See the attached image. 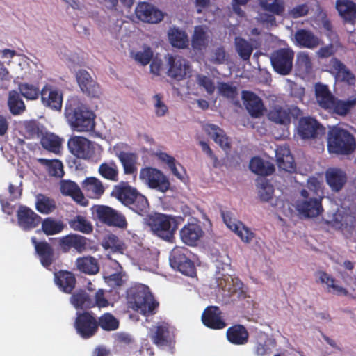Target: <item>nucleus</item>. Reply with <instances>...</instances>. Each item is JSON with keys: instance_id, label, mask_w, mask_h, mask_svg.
Listing matches in <instances>:
<instances>
[{"instance_id": "1", "label": "nucleus", "mask_w": 356, "mask_h": 356, "mask_svg": "<svg viewBox=\"0 0 356 356\" xmlns=\"http://www.w3.org/2000/svg\"><path fill=\"white\" fill-rule=\"evenodd\" d=\"M127 296L134 309L147 316L156 314L159 302L154 300L147 286L135 284L130 287Z\"/></svg>"}, {"instance_id": "2", "label": "nucleus", "mask_w": 356, "mask_h": 356, "mask_svg": "<svg viewBox=\"0 0 356 356\" xmlns=\"http://www.w3.org/2000/svg\"><path fill=\"white\" fill-rule=\"evenodd\" d=\"M65 115L72 129L79 132L93 131L95 127V114L86 106L67 104Z\"/></svg>"}, {"instance_id": "3", "label": "nucleus", "mask_w": 356, "mask_h": 356, "mask_svg": "<svg viewBox=\"0 0 356 356\" xmlns=\"http://www.w3.org/2000/svg\"><path fill=\"white\" fill-rule=\"evenodd\" d=\"M183 221L181 216L155 213L149 216L147 224L154 234L165 241L172 242L178 225Z\"/></svg>"}, {"instance_id": "4", "label": "nucleus", "mask_w": 356, "mask_h": 356, "mask_svg": "<svg viewBox=\"0 0 356 356\" xmlns=\"http://www.w3.org/2000/svg\"><path fill=\"white\" fill-rule=\"evenodd\" d=\"M355 149V140L348 131L339 127H333L328 131L327 149L337 155H349Z\"/></svg>"}, {"instance_id": "5", "label": "nucleus", "mask_w": 356, "mask_h": 356, "mask_svg": "<svg viewBox=\"0 0 356 356\" xmlns=\"http://www.w3.org/2000/svg\"><path fill=\"white\" fill-rule=\"evenodd\" d=\"M169 260L171 267L183 275L191 277L196 275L193 253L187 248L179 246L174 248L170 252Z\"/></svg>"}, {"instance_id": "6", "label": "nucleus", "mask_w": 356, "mask_h": 356, "mask_svg": "<svg viewBox=\"0 0 356 356\" xmlns=\"http://www.w3.org/2000/svg\"><path fill=\"white\" fill-rule=\"evenodd\" d=\"M139 178L149 188L161 193L167 192L170 188L168 177L161 170L153 167L141 168Z\"/></svg>"}, {"instance_id": "7", "label": "nucleus", "mask_w": 356, "mask_h": 356, "mask_svg": "<svg viewBox=\"0 0 356 356\" xmlns=\"http://www.w3.org/2000/svg\"><path fill=\"white\" fill-rule=\"evenodd\" d=\"M326 223L340 229L346 238L356 243V216L354 214L338 211L334 213L332 220H327Z\"/></svg>"}, {"instance_id": "8", "label": "nucleus", "mask_w": 356, "mask_h": 356, "mask_svg": "<svg viewBox=\"0 0 356 356\" xmlns=\"http://www.w3.org/2000/svg\"><path fill=\"white\" fill-rule=\"evenodd\" d=\"M74 326L81 338L90 339L97 333V317L92 312H77Z\"/></svg>"}, {"instance_id": "9", "label": "nucleus", "mask_w": 356, "mask_h": 356, "mask_svg": "<svg viewBox=\"0 0 356 356\" xmlns=\"http://www.w3.org/2000/svg\"><path fill=\"white\" fill-rule=\"evenodd\" d=\"M294 51L289 48H280L272 52L270 63L275 72L281 75L289 74L293 69Z\"/></svg>"}, {"instance_id": "10", "label": "nucleus", "mask_w": 356, "mask_h": 356, "mask_svg": "<svg viewBox=\"0 0 356 356\" xmlns=\"http://www.w3.org/2000/svg\"><path fill=\"white\" fill-rule=\"evenodd\" d=\"M303 200L297 202V210L300 213L307 218H314L323 211L322 197H314L309 191L302 189L300 191Z\"/></svg>"}, {"instance_id": "11", "label": "nucleus", "mask_w": 356, "mask_h": 356, "mask_svg": "<svg viewBox=\"0 0 356 356\" xmlns=\"http://www.w3.org/2000/svg\"><path fill=\"white\" fill-rule=\"evenodd\" d=\"M70 152L76 157L82 159H90L95 155L93 143L85 137L74 136L67 142Z\"/></svg>"}, {"instance_id": "12", "label": "nucleus", "mask_w": 356, "mask_h": 356, "mask_svg": "<svg viewBox=\"0 0 356 356\" xmlns=\"http://www.w3.org/2000/svg\"><path fill=\"white\" fill-rule=\"evenodd\" d=\"M58 247L63 253H68L74 249L77 253L81 254L88 249V239L78 234H69L58 238Z\"/></svg>"}, {"instance_id": "13", "label": "nucleus", "mask_w": 356, "mask_h": 356, "mask_svg": "<svg viewBox=\"0 0 356 356\" xmlns=\"http://www.w3.org/2000/svg\"><path fill=\"white\" fill-rule=\"evenodd\" d=\"M95 213L99 221L108 226L124 228L127 225L124 216L110 207L98 205Z\"/></svg>"}, {"instance_id": "14", "label": "nucleus", "mask_w": 356, "mask_h": 356, "mask_svg": "<svg viewBox=\"0 0 356 356\" xmlns=\"http://www.w3.org/2000/svg\"><path fill=\"white\" fill-rule=\"evenodd\" d=\"M17 224L25 232L36 228L41 222L42 218L29 207L20 205L17 211Z\"/></svg>"}, {"instance_id": "15", "label": "nucleus", "mask_w": 356, "mask_h": 356, "mask_svg": "<svg viewBox=\"0 0 356 356\" xmlns=\"http://www.w3.org/2000/svg\"><path fill=\"white\" fill-rule=\"evenodd\" d=\"M221 216L227 227L236 233L245 243H250L254 234L241 221H236L230 211L220 210Z\"/></svg>"}, {"instance_id": "16", "label": "nucleus", "mask_w": 356, "mask_h": 356, "mask_svg": "<svg viewBox=\"0 0 356 356\" xmlns=\"http://www.w3.org/2000/svg\"><path fill=\"white\" fill-rule=\"evenodd\" d=\"M31 241L34 245L35 254L41 265L46 269L51 270V266L56 260L54 248L45 241H38L35 236L32 237Z\"/></svg>"}, {"instance_id": "17", "label": "nucleus", "mask_w": 356, "mask_h": 356, "mask_svg": "<svg viewBox=\"0 0 356 356\" xmlns=\"http://www.w3.org/2000/svg\"><path fill=\"white\" fill-rule=\"evenodd\" d=\"M168 65L167 74L175 80H183L189 73L190 66L188 63L181 56L168 55Z\"/></svg>"}, {"instance_id": "18", "label": "nucleus", "mask_w": 356, "mask_h": 356, "mask_svg": "<svg viewBox=\"0 0 356 356\" xmlns=\"http://www.w3.org/2000/svg\"><path fill=\"white\" fill-rule=\"evenodd\" d=\"M76 79L81 90L91 97H98L101 93L99 85L92 79L89 72L84 70H79L76 72Z\"/></svg>"}, {"instance_id": "19", "label": "nucleus", "mask_w": 356, "mask_h": 356, "mask_svg": "<svg viewBox=\"0 0 356 356\" xmlns=\"http://www.w3.org/2000/svg\"><path fill=\"white\" fill-rule=\"evenodd\" d=\"M323 127L314 118L303 117L299 120L298 131L303 139L316 138L324 132Z\"/></svg>"}, {"instance_id": "20", "label": "nucleus", "mask_w": 356, "mask_h": 356, "mask_svg": "<svg viewBox=\"0 0 356 356\" xmlns=\"http://www.w3.org/2000/svg\"><path fill=\"white\" fill-rule=\"evenodd\" d=\"M41 100L45 106L55 111H60L63 104V94L56 87L46 84L40 92Z\"/></svg>"}, {"instance_id": "21", "label": "nucleus", "mask_w": 356, "mask_h": 356, "mask_svg": "<svg viewBox=\"0 0 356 356\" xmlns=\"http://www.w3.org/2000/svg\"><path fill=\"white\" fill-rule=\"evenodd\" d=\"M115 156L122 165L125 175H134L137 173V154L131 152H125L120 149V145L117 144L113 147Z\"/></svg>"}, {"instance_id": "22", "label": "nucleus", "mask_w": 356, "mask_h": 356, "mask_svg": "<svg viewBox=\"0 0 356 356\" xmlns=\"http://www.w3.org/2000/svg\"><path fill=\"white\" fill-rule=\"evenodd\" d=\"M222 311L217 306H209L202 314L203 324L213 330H222L227 326V323L222 316Z\"/></svg>"}, {"instance_id": "23", "label": "nucleus", "mask_w": 356, "mask_h": 356, "mask_svg": "<svg viewBox=\"0 0 356 356\" xmlns=\"http://www.w3.org/2000/svg\"><path fill=\"white\" fill-rule=\"evenodd\" d=\"M135 14L140 20L150 24L159 23L163 18L161 11L147 2L139 3L135 9Z\"/></svg>"}, {"instance_id": "24", "label": "nucleus", "mask_w": 356, "mask_h": 356, "mask_svg": "<svg viewBox=\"0 0 356 356\" xmlns=\"http://www.w3.org/2000/svg\"><path fill=\"white\" fill-rule=\"evenodd\" d=\"M330 64L335 73L334 77L337 81L344 83L348 86H355L356 83L355 75L342 61L334 57L330 60Z\"/></svg>"}, {"instance_id": "25", "label": "nucleus", "mask_w": 356, "mask_h": 356, "mask_svg": "<svg viewBox=\"0 0 356 356\" xmlns=\"http://www.w3.org/2000/svg\"><path fill=\"white\" fill-rule=\"evenodd\" d=\"M242 98L245 108L253 118H259L263 115L265 110L261 99L250 91L243 90Z\"/></svg>"}, {"instance_id": "26", "label": "nucleus", "mask_w": 356, "mask_h": 356, "mask_svg": "<svg viewBox=\"0 0 356 356\" xmlns=\"http://www.w3.org/2000/svg\"><path fill=\"white\" fill-rule=\"evenodd\" d=\"M179 234L184 243L194 246L203 236L204 231L199 224L188 222L181 229Z\"/></svg>"}, {"instance_id": "27", "label": "nucleus", "mask_w": 356, "mask_h": 356, "mask_svg": "<svg viewBox=\"0 0 356 356\" xmlns=\"http://www.w3.org/2000/svg\"><path fill=\"white\" fill-rule=\"evenodd\" d=\"M294 38L298 47L309 49H316L323 43L312 31L305 29H298L295 33Z\"/></svg>"}, {"instance_id": "28", "label": "nucleus", "mask_w": 356, "mask_h": 356, "mask_svg": "<svg viewBox=\"0 0 356 356\" xmlns=\"http://www.w3.org/2000/svg\"><path fill=\"white\" fill-rule=\"evenodd\" d=\"M54 282L63 293L70 294L74 291L76 279L73 273L60 270L54 273Z\"/></svg>"}, {"instance_id": "29", "label": "nucleus", "mask_w": 356, "mask_h": 356, "mask_svg": "<svg viewBox=\"0 0 356 356\" xmlns=\"http://www.w3.org/2000/svg\"><path fill=\"white\" fill-rule=\"evenodd\" d=\"M275 157L280 169L289 172L296 170V165L288 147L279 146L275 151Z\"/></svg>"}, {"instance_id": "30", "label": "nucleus", "mask_w": 356, "mask_h": 356, "mask_svg": "<svg viewBox=\"0 0 356 356\" xmlns=\"http://www.w3.org/2000/svg\"><path fill=\"white\" fill-rule=\"evenodd\" d=\"M139 192L127 183L121 182L119 185L114 186L111 195L115 197L124 205L129 206L133 203V200Z\"/></svg>"}, {"instance_id": "31", "label": "nucleus", "mask_w": 356, "mask_h": 356, "mask_svg": "<svg viewBox=\"0 0 356 356\" xmlns=\"http://www.w3.org/2000/svg\"><path fill=\"white\" fill-rule=\"evenodd\" d=\"M60 189L62 194L71 197L79 204L81 206L88 204V201L85 198L79 186L74 181L62 180Z\"/></svg>"}, {"instance_id": "32", "label": "nucleus", "mask_w": 356, "mask_h": 356, "mask_svg": "<svg viewBox=\"0 0 356 356\" xmlns=\"http://www.w3.org/2000/svg\"><path fill=\"white\" fill-rule=\"evenodd\" d=\"M327 184L332 191L338 192L342 189L347 181L346 173L339 168H328L325 172Z\"/></svg>"}, {"instance_id": "33", "label": "nucleus", "mask_w": 356, "mask_h": 356, "mask_svg": "<svg viewBox=\"0 0 356 356\" xmlns=\"http://www.w3.org/2000/svg\"><path fill=\"white\" fill-rule=\"evenodd\" d=\"M315 95L319 106L325 110H331L335 97L327 85L317 83L315 85Z\"/></svg>"}, {"instance_id": "34", "label": "nucleus", "mask_w": 356, "mask_h": 356, "mask_svg": "<svg viewBox=\"0 0 356 356\" xmlns=\"http://www.w3.org/2000/svg\"><path fill=\"white\" fill-rule=\"evenodd\" d=\"M82 188L86 195L92 199L100 198L105 191L102 182L94 177L86 178L82 184Z\"/></svg>"}, {"instance_id": "35", "label": "nucleus", "mask_w": 356, "mask_h": 356, "mask_svg": "<svg viewBox=\"0 0 356 356\" xmlns=\"http://www.w3.org/2000/svg\"><path fill=\"white\" fill-rule=\"evenodd\" d=\"M208 43V28L203 25L195 26L191 37V46L193 49L196 51H201L206 49Z\"/></svg>"}, {"instance_id": "36", "label": "nucleus", "mask_w": 356, "mask_h": 356, "mask_svg": "<svg viewBox=\"0 0 356 356\" xmlns=\"http://www.w3.org/2000/svg\"><path fill=\"white\" fill-rule=\"evenodd\" d=\"M217 92L219 96L230 101L235 105L239 104L238 89L233 82L218 81L217 83Z\"/></svg>"}, {"instance_id": "37", "label": "nucleus", "mask_w": 356, "mask_h": 356, "mask_svg": "<svg viewBox=\"0 0 356 356\" xmlns=\"http://www.w3.org/2000/svg\"><path fill=\"white\" fill-rule=\"evenodd\" d=\"M249 334L246 328L242 325H234L227 330L228 341L235 345H243L248 341Z\"/></svg>"}, {"instance_id": "38", "label": "nucleus", "mask_w": 356, "mask_h": 356, "mask_svg": "<svg viewBox=\"0 0 356 356\" xmlns=\"http://www.w3.org/2000/svg\"><path fill=\"white\" fill-rule=\"evenodd\" d=\"M150 339L157 346H168L171 342L169 326L167 323H162L155 327L150 334Z\"/></svg>"}, {"instance_id": "39", "label": "nucleus", "mask_w": 356, "mask_h": 356, "mask_svg": "<svg viewBox=\"0 0 356 356\" xmlns=\"http://www.w3.org/2000/svg\"><path fill=\"white\" fill-rule=\"evenodd\" d=\"M336 8L340 16L346 22L356 19V4L351 0H337Z\"/></svg>"}, {"instance_id": "40", "label": "nucleus", "mask_w": 356, "mask_h": 356, "mask_svg": "<svg viewBox=\"0 0 356 356\" xmlns=\"http://www.w3.org/2000/svg\"><path fill=\"white\" fill-rule=\"evenodd\" d=\"M250 169L254 173L261 176H268L275 172L274 165L268 161H264L259 157H253L250 162Z\"/></svg>"}, {"instance_id": "41", "label": "nucleus", "mask_w": 356, "mask_h": 356, "mask_svg": "<svg viewBox=\"0 0 356 356\" xmlns=\"http://www.w3.org/2000/svg\"><path fill=\"white\" fill-rule=\"evenodd\" d=\"M76 266L79 270L88 275H95L99 270L97 260L91 256L77 258Z\"/></svg>"}, {"instance_id": "42", "label": "nucleus", "mask_w": 356, "mask_h": 356, "mask_svg": "<svg viewBox=\"0 0 356 356\" xmlns=\"http://www.w3.org/2000/svg\"><path fill=\"white\" fill-rule=\"evenodd\" d=\"M70 301L76 309H91L94 307V305L92 304V295L85 290L80 289L72 293Z\"/></svg>"}, {"instance_id": "43", "label": "nucleus", "mask_w": 356, "mask_h": 356, "mask_svg": "<svg viewBox=\"0 0 356 356\" xmlns=\"http://www.w3.org/2000/svg\"><path fill=\"white\" fill-rule=\"evenodd\" d=\"M63 140L53 133H46L40 138L42 147L54 154H59L62 147Z\"/></svg>"}, {"instance_id": "44", "label": "nucleus", "mask_w": 356, "mask_h": 356, "mask_svg": "<svg viewBox=\"0 0 356 356\" xmlns=\"http://www.w3.org/2000/svg\"><path fill=\"white\" fill-rule=\"evenodd\" d=\"M268 118L280 124H289L291 122V111L289 108L275 105L269 111Z\"/></svg>"}, {"instance_id": "45", "label": "nucleus", "mask_w": 356, "mask_h": 356, "mask_svg": "<svg viewBox=\"0 0 356 356\" xmlns=\"http://www.w3.org/2000/svg\"><path fill=\"white\" fill-rule=\"evenodd\" d=\"M318 274L319 275V282L327 285L328 292L338 296H348L349 295L348 291L343 286L336 284V280L326 272L319 271Z\"/></svg>"}, {"instance_id": "46", "label": "nucleus", "mask_w": 356, "mask_h": 356, "mask_svg": "<svg viewBox=\"0 0 356 356\" xmlns=\"http://www.w3.org/2000/svg\"><path fill=\"white\" fill-rule=\"evenodd\" d=\"M8 106L11 114L18 115L26 110V105L20 93L12 90L8 93Z\"/></svg>"}, {"instance_id": "47", "label": "nucleus", "mask_w": 356, "mask_h": 356, "mask_svg": "<svg viewBox=\"0 0 356 356\" xmlns=\"http://www.w3.org/2000/svg\"><path fill=\"white\" fill-rule=\"evenodd\" d=\"M68 225L71 229L74 231L81 232L85 234H91L93 231V226L85 216L76 215L68 220Z\"/></svg>"}, {"instance_id": "48", "label": "nucleus", "mask_w": 356, "mask_h": 356, "mask_svg": "<svg viewBox=\"0 0 356 356\" xmlns=\"http://www.w3.org/2000/svg\"><path fill=\"white\" fill-rule=\"evenodd\" d=\"M205 130L208 135L222 149H227L230 148L228 137L226 136L224 131L217 125L208 124Z\"/></svg>"}, {"instance_id": "49", "label": "nucleus", "mask_w": 356, "mask_h": 356, "mask_svg": "<svg viewBox=\"0 0 356 356\" xmlns=\"http://www.w3.org/2000/svg\"><path fill=\"white\" fill-rule=\"evenodd\" d=\"M356 106V97H351L347 100H341L335 97L331 110L340 116H345Z\"/></svg>"}, {"instance_id": "50", "label": "nucleus", "mask_w": 356, "mask_h": 356, "mask_svg": "<svg viewBox=\"0 0 356 356\" xmlns=\"http://www.w3.org/2000/svg\"><path fill=\"white\" fill-rule=\"evenodd\" d=\"M158 158L162 162H164L168 165V168H170L174 176H175L177 179L181 181L184 179L186 170L184 168V167L179 163H178V165L181 170L178 169V168L177 167L176 160L173 156L169 155L165 152H160L158 154Z\"/></svg>"}, {"instance_id": "51", "label": "nucleus", "mask_w": 356, "mask_h": 356, "mask_svg": "<svg viewBox=\"0 0 356 356\" xmlns=\"http://www.w3.org/2000/svg\"><path fill=\"white\" fill-rule=\"evenodd\" d=\"M99 174L104 179L112 181H118L119 171L113 160L101 163L98 168Z\"/></svg>"}, {"instance_id": "52", "label": "nucleus", "mask_w": 356, "mask_h": 356, "mask_svg": "<svg viewBox=\"0 0 356 356\" xmlns=\"http://www.w3.org/2000/svg\"><path fill=\"white\" fill-rule=\"evenodd\" d=\"M38 161L46 168L49 175L56 177H62L63 176V165L60 160L40 158L38 159Z\"/></svg>"}, {"instance_id": "53", "label": "nucleus", "mask_w": 356, "mask_h": 356, "mask_svg": "<svg viewBox=\"0 0 356 356\" xmlns=\"http://www.w3.org/2000/svg\"><path fill=\"white\" fill-rule=\"evenodd\" d=\"M42 231L47 235H54L60 233L65 228V225L61 220H56L48 217L41 220Z\"/></svg>"}, {"instance_id": "54", "label": "nucleus", "mask_w": 356, "mask_h": 356, "mask_svg": "<svg viewBox=\"0 0 356 356\" xmlns=\"http://www.w3.org/2000/svg\"><path fill=\"white\" fill-rule=\"evenodd\" d=\"M97 330L101 327L104 331H114L119 327V321L111 313L103 314L97 318Z\"/></svg>"}, {"instance_id": "55", "label": "nucleus", "mask_w": 356, "mask_h": 356, "mask_svg": "<svg viewBox=\"0 0 356 356\" xmlns=\"http://www.w3.org/2000/svg\"><path fill=\"white\" fill-rule=\"evenodd\" d=\"M168 35L170 43L173 47L179 49H184L187 47L188 40L184 31L173 28L170 29Z\"/></svg>"}, {"instance_id": "56", "label": "nucleus", "mask_w": 356, "mask_h": 356, "mask_svg": "<svg viewBox=\"0 0 356 356\" xmlns=\"http://www.w3.org/2000/svg\"><path fill=\"white\" fill-rule=\"evenodd\" d=\"M234 43L239 56L245 61L248 60L253 51L252 45L241 37H236Z\"/></svg>"}, {"instance_id": "57", "label": "nucleus", "mask_w": 356, "mask_h": 356, "mask_svg": "<svg viewBox=\"0 0 356 356\" xmlns=\"http://www.w3.org/2000/svg\"><path fill=\"white\" fill-rule=\"evenodd\" d=\"M35 208L41 213L49 214L56 209V203L53 199L40 194L37 197Z\"/></svg>"}, {"instance_id": "58", "label": "nucleus", "mask_w": 356, "mask_h": 356, "mask_svg": "<svg viewBox=\"0 0 356 356\" xmlns=\"http://www.w3.org/2000/svg\"><path fill=\"white\" fill-rule=\"evenodd\" d=\"M18 89L20 95L26 99L35 100L40 95L41 90L39 87L28 83H20Z\"/></svg>"}, {"instance_id": "59", "label": "nucleus", "mask_w": 356, "mask_h": 356, "mask_svg": "<svg viewBox=\"0 0 356 356\" xmlns=\"http://www.w3.org/2000/svg\"><path fill=\"white\" fill-rule=\"evenodd\" d=\"M133 200V203H130L128 206L132 211L140 216L147 212L149 203L143 195L138 193Z\"/></svg>"}, {"instance_id": "60", "label": "nucleus", "mask_w": 356, "mask_h": 356, "mask_svg": "<svg viewBox=\"0 0 356 356\" xmlns=\"http://www.w3.org/2000/svg\"><path fill=\"white\" fill-rule=\"evenodd\" d=\"M260 4L264 10L275 15L282 16L285 11L283 1L274 0L273 3H268L267 0H261Z\"/></svg>"}, {"instance_id": "61", "label": "nucleus", "mask_w": 356, "mask_h": 356, "mask_svg": "<svg viewBox=\"0 0 356 356\" xmlns=\"http://www.w3.org/2000/svg\"><path fill=\"white\" fill-rule=\"evenodd\" d=\"M24 131L28 138H41L43 127L35 120H29L24 123Z\"/></svg>"}, {"instance_id": "62", "label": "nucleus", "mask_w": 356, "mask_h": 356, "mask_svg": "<svg viewBox=\"0 0 356 356\" xmlns=\"http://www.w3.org/2000/svg\"><path fill=\"white\" fill-rule=\"evenodd\" d=\"M274 188L273 185L266 179L261 180L259 184V195L261 200L264 202L269 201L273 195Z\"/></svg>"}, {"instance_id": "63", "label": "nucleus", "mask_w": 356, "mask_h": 356, "mask_svg": "<svg viewBox=\"0 0 356 356\" xmlns=\"http://www.w3.org/2000/svg\"><path fill=\"white\" fill-rule=\"evenodd\" d=\"M153 58V51L149 47H145L143 51L134 54V58L140 65H147Z\"/></svg>"}, {"instance_id": "64", "label": "nucleus", "mask_w": 356, "mask_h": 356, "mask_svg": "<svg viewBox=\"0 0 356 356\" xmlns=\"http://www.w3.org/2000/svg\"><path fill=\"white\" fill-rule=\"evenodd\" d=\"M197 84L204 88L209 95H212L216 89L213 80L204 74H197L196 77Z\"/></svg>"}]
</instances>
